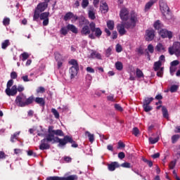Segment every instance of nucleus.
I'll return each instance as SVG.
<instances>
[{
    "label": "nucleus",
    "mask_w": 180,
    "mask_h": 180,
    "mask_svg": "<svg viewBox=\"0 0 180 180\" xmlns=\"http://www.w3.org/2000/svg\"><path fill=\"white\" fill-rule=\"evenodd\" d=\"M136 23H137V14L132 11L131 13L129 21L122 22L117 26L118 32L120 34H121V36L126 34V29H134L136 27ZM124 27L126 29H124Z\"/></svg>",
    "instance_id": "1"
},
{
    "label": "nucleus",
    "mask_w": 180,
    "mask_h": 180,
    "mask_svg": "<svg viewBox=\"0 0 180 180\" xmlns=\"http://www.w3.org/2000/svg\"><path fill=\"white\" fill-rule=\"evenodd\" d=\"M54 131H56V130H54V127L53 126H49V129H48V133L49 134H47L46 136H52V138L57 141V143H59L58 145V147H60V148H63L64 147V146H65V144H67V143H71L72 142V138L68 136H64L63 139H60L58 136H54Z\"/></svg>",
    "instance_id": "2"
},
{
    "label": "nucleus",
    "mask_w": 180,
    "mask_h": 180,
    "mask_svg": "<svg viewBox=\"0 0 180 180\" xmlns=\"http://www.w3.org/2000/svg\"><path fill=\"white\" fill-rule=\"evenodd\" d=\"M33 101H34L33 96H31L27 98L26 96L24 94H20L16 97L15 103L17 106H19L20 108H25V106H27L33 103Z\"/></svg>",
    "instance_id": "3"
},
{
    "label": "nucleus",
    "mask_w": 180,
    "mask_h": 180,
    "mask_svg": "<svg viewBox=\"0 0 180 180\" xmlns=\"http://www.w3.org/2000/svg\"><path fill=\"white\" fill-rule=\"evenodd\" d=\"M49 3L47 2H42L39 4L34 10L33 20L37 22V20H39V18H40V14L41 12H44L46 9H47Z\"/></svg>",
    "instance_id": "4"
},
{
    "label": "nucleus",
    "mask_w": 180,
    "mask_h": 180,
    "mask_svg": "<svg viewBox=\"0 0 180 180\" xmlns=\"http://www.w3.org/2000/svg\"><path fill=\"white\" fill-rule=\"evenodd\" d=\"M55 144V143H58L57 141L53 139L51 136H46V137L41 140V144L39 145V150H49L50 148V143Z\"/></svg>",
    "instance_id": "5"
},
{
    "label": "nucleus",
    "mask_w": 180,
    "mask_h": 180,
    "mask_svg": "<svg viewBox=\"0 0 180 180\" xmlns=\"http://www.w3.org/2000/svg\"><path fill=\"white\" fill-rule=\"evenodd\" d=\"M160 8L162 15L165 16L167 20H169L172 19V16L171 15V12L169 11V7H168V4L163 1H160Z\"/></svg>",
    "instance_id": "6"
},
{
    "label": "nucleus",
    "mask_w": 180,
    "mask_h": 180,
    "mask_svg": "<svg viewBox=\"0 0 180 180\" xmlns=\"http://www.w3.org/2000/svg\"><path fill=\"white\" fill-rule=\"evenodd\" d=\"M169 53L171 56L175 54L176 56L180 57V42H174L173 46L169 48Z\"/></svg>",
    "instance_id": "7"
},
{
    "label": "nucleus",
    "mask_w": 180,
    "mask_h": 180,
    "mask_svg": "<svg viewBox=\"0 0 180 180\" xmlns=\"http://www.w3.org/2000/svg\"><path fill=\"white\" fill-rule=\"evenodd\" d=\"M120 18L123 20V22H130V18H129V10L126 8H123L120 13ZM131 14H130V16Z\"/></svg>",
    "instance_id": "8"
},
{
    "label": "nucleus",
    "mask_w": 180,
    "mask_h": 180,
    "mask_svg": "<svg viewBox=\"0 0 180 180\" xmlns=\"http://www.w3.org/2000/svg\"><path fill=\"white\" fill-rule=\"evenodd\" d=\"M159 34L163 39H172V32L168 31L166 29L161 30Z\"/></svg>",
    "instance_id": "9"
},
{
    "label": "nucleus",
    "mask_w": 180,
    "mask_h": 180,
    "mask_svg": "<svg viewBox=\"0 0 180 180\" xmlns=\"http://www.w3.org/2000/svg\"><path fill=\"white\" fill-rule=\"evenodd\" d=\"M91 32L92 33L89 35V39L94 40L96 39V37H100L101 36H102V30L99 27H96V29H94V31ZM93 33H95V34H94Z\"/></svg>",
    "instance_id": "10"
},
{
    "label": "nucleus",
    "mask_w": 180,
    "mask_h": 180,
    "mask_svg": "<svg viewBox=\"0 0 180 180\" xmlns=\"http://www.w3.org/2000/svg\"><path fill=\"white\" fill-rule=\"evenodd\" d=\"M5 92L8 96H15L18 94V86L13 85L11 89H6Z\"/></svg>",
    "instance_id": "11"
},
{
    "label": "nucleus",
    "mask_w": 180,
    "mask_h": 180,
    "mask_svg": "<svg viewBox=\"0 0 180 180\" xmlns=\"http://www.w3.org/2000/svg\"><path fill=\"white\" fill-rule=\"evenodd\" d=\"M49 15H50V13H49V12L42 13H41V15L39 14V18H40L41 20H44L43 21L44 26H47V25H49Z\"/></svg>",
    "instance_id": "12"
},
{
    "label": "nucleus",
    "mask_w": 180,
    "mask_h": 180,
    "mask_svg": "<svg viewBox=\"0 0 180 180\" xmlns=\"http://www.w3.org/2000/svg\"><path fill=\"white\" fill-rule=\"evenodd\" d=\"M53 180H78V176L77 174H72L67 176L66 174L64 177H55Z\"/></svg>",
    "instance_id": "13"
},
{
    "label": "nucleus",
    "mask_w": 180,
    "mask_h": 180,
    "mask_svg": "<svg viewBox=\"0 0 180 180\" xmlns=\"http://www.w3.org/2000/svg\"><path fill=\"white\" fill-rule=\"evenodd\" d=\"M155 36L154 30H147L146 31V41H151L154 39Z\"/></svg>",
    "instance_id": "14"
},
{
    "label": "nucleus",
    "mask_w": 180,
    "mask_h": 180,
    "mask_svg": "<svg viewBox=\"0 0 180 180\" xmlns=\"http://www.w3.org/2000/svg\"><path fill=\"white\" fill-rule=\"evenodd\" d=\"M78 71H79V68H70L69 75L70 79H74L77 75H78Z\"/></svg>",
    "instance_id": "15"
},
{
    "label": "nucleus",
    "mask_w": 180,
    "mask_h": 180,
    "mask_svg": "<svg viewBox=\"0 0 180 180\" xmlns=\"http://www.w3.org/2000/svg\"><path fill=\"white\" fill-rule=\"evenodd\" d=\"M91 28H89V26L88 25H84L81 30L82 36H89V34H91Z\"/></svg>",
    "instance_id": "16"
},
{
    "label": "nucleus",
    "mask_w": 180,
    "mask_h": 180,
    "mask_svg": "<svg viewBox=\"0 0 180 180\" xmlns=\"http://www.w3.org/2000/svg\"><path fill=\"white\" fill-rule=\"evenodd\" d=\"M120 167V165H119V162H112L110 164L108 165V171H115L116 168H119Z\"/></svg>",
    "instance_id": "17"
},
{
    "label": "nucleus",
    "mask_w": 180,
    "mask_h": 180,
    "mask_svg": "<svg viewBox=\"0 0 180 180\" xmlns=\"http://www.w3.org/2000/svg\"><path fill=\"white\" fill-rule=\"evenodd\" d=\"M100 11H101L102 13H106L108 11H109V7L106 3H101L100 6Z\"/></svg>",
    "instance_id": "18"
},
{
    "label": "nucleus",
    "mask_w": 180,
    "mask_h": 180,
    "mask_svg": "<svg viewBox=\"0 0 180 180\" xmlns=\"http://www.w3.org/2000/svg\"><path fill=\"white\" fill-rule=\"evenodd\" d=\"M68 30H70L72 33L77 34L78 33V28L75 27L74 25L69 24L67 25Z\"/></svg>",
    "instance_id": "19"
},
{
    "label": "nucleus",
    "mask_w": 180,
    "mask_h": 180,
    "mask_svg": "<svg viewBox=\"0 0 180 180\" xmlns=\"http://www.w3.org/2000/svg\"><path fill=\"white\" fill-rule=\"evenodd\" d=\"M155 2H157V0L149 1L145 6V11L147 12Z\"/></svg>",
    "instance_id": "20"
},
{
    "label": "nucleus",
    "mask_w": 180,
    "mask_h": 180,
    "mask_svg": "<svg viewBox=\"0 0 180 180\" xmlns=\"http://www.w3.org/2000/svg\"><path fill=\"white\" fill-rule=\"evenodd\" d=\"M89 18L91 19V20H95L96 16H95V12L94 11V8H90L88 12Z\"/></svg>",
    "instance_id": "21"
},
{
    "label": "nucleus",
    "mask_w": 180,
    "mask_h": 180,
    "mask_svg": "<svg viewBox=\"0 0 180 180\" xmlns=\"http://www.w3.org/2000/svg\"><path fill=\"white\" fill-rule=\"evenodd\" d=\"M89 58H98V60H101V58H102V56H101V53L96 51H93L91 53Z\"/></svg>",
    "instance_id": "22"
},
{
    "label": "nucleus",
    "mask_w": 180,
    "mask_h": 180,
    "mask_svg": "<svg viewBox=\"0 0 180 180\" xmlns=\"http://www.w3.org/2000/svg\"><path fill=\"white\" fill-rule=\"evenodd\" d=\"M85 136H88L90 143H94V141H95V136L91 134L90 131H86L85 132Z\"/></svg>",
    "instance_id": "23"
},
{
    "label": "nucleus",
    "mask_w": 180,
    "mask_h": 180,
    "mask_svg": "<svg viewBox=\"0 0 180 180\" xmlns=\"http://www.w3.org/2000/svg\"><path fill=\"white\" fill-rule=\"evenodd\" d=\"M19 134H20V131L15 132L13 135H11L10 141L11 143H15V141L18 140V137L19 136Z\"/></svg>",
    "instance_id": "24"
},
{
    "label": "nucleus",
    "mask_w": 180,
    "mask_h": 180,
    "mask_svg": "<svg viewBox=\"0 0 180 180\" xmlns=\"http://www.w3.org/2000/svg\"><path fill=\"white\" fill-rule=\"evenodd\" d=\"M36 103H38V105H40V106H44L46 102L44 101V98L37 97L35 98Z\"/></svg>",
    "instance_id": "25"
},
{
    "label": "nucleus",
    "mask_w": 180,
    "mask_h": 180,
    "mask_svg": "<svg viewBox=\"0 0 180 180\" xmlns=\"http://www.w3.org/2000/svg\"><path fill=\"white\" fill-rule=\"evenodd\" d=\"M162 112L165 119H168V117H169V114H168V110L165 106L162 107Z\"/></svg>",
    "instance_id": "26"
},
{
    "label": "nucleus",
    "mask_w": 180,
    "mask_h": 180,
    "mask_svg": "<svg viewBox=\"0 0 180 180\" xmlns=\"http://www.w3.org/2000/svg\"><path fill=\"white\" fill-rule=\"evenodd\" d=\"M155 50L161 53L162 51H165V47L164 46V45H162V44L159 43L157 44Z\"/></svg>",
    "instance_id": "27"
},
{
    "label": "nucleus",
    "mask_w": 180,
    "mask_h": 180,
    "mask_svg": "<svg viewBox=\"0 0 180 180\" xmlns=\"http://www.w3.org/2000/svg\"><path fill=\"white\" fill-rule=\"evenodd\" d=\"M69 64L70 65H72V68H79V66L78 65V62L75 59H72L69 61Z\"/></svg>",
    "instance_id": "28"
},
{
    "label": "nucleus",
    "mask_w": 180,
    "mask_h": 180,
    "mask_svg": "<svg viewBox=\"0 0 180 180\" xmlns=\"http://www.w3.org/2000/svg\"><path fill=\"white\" fill-rule=\"evenodd\" d=\"M153 101H154V98L153 97H150V98H146L144 100H143V105H150V104L153 102Z\"/></svg>",
    "instance_id": "29"
},
{
    "label": "nucleus",
    "mask_w": 180,
    "mask_h": 180,
    "mask_svg": "<svg viewBox=\"0 0 180 180\" xmlns=\"http://www.w3.org/2000/svg\"><path fill=\"white\" fill-rule=\"evenodd\" d=\"M162 62L160 60H158V62H155L154 63V70L155 71H158V70H161V65H162Z\"/></svg>",
    "instance_id": "30"
},
{
    "label": "nucleus",
    "mask_w": 180,
    "mask_h": 180,
    "mask_svg": "<svg viewBox=\"0 0 180 180\" xmlns=\"http://www.w3.org/2000/svg\"><path fill=\"white\" fill-rule=\"evenodd\" d=\"M8 46H11V42L9 41V39H6L1 44V49H3V50H5Z\"/></svg>",
    "instance_id": "31"
},
{
    "label": "nucleus",
    "mask_w": 180,
    "mask_h": 180,
    "mask_svg": "<svg viewBox=\"0 0 180 180\" xmlns=\"http://www.w3.org/2000/svg\"><path fill=\"white\" fill-rule=\"evenodd\" d=\"M72 16H74V13L72 12H68L65 15L64 20L67 22V20H70V19H72Z\"/></svg>",
    "instance_id": "32"
},
{
    "label": "nucleus",
    "mask_w": 180,
    "mask_h": 180,
    "mask_svg": "<svg viewBox=\"0 0 180 180\" xmlns=\"http://www.w3.org/2000/svg\"><path fill=\"white\" fill-rule=\"evenodd\" d=\"M55 60L58 62V61H63V55L60 54V53L58 52H56L55 53Z\"/></svg>",
    "instance_id": "33"
},
{
    "label": "nucleus",
    "mask_w": 180,
    "mask_h": 180,
    "mask_svg": "<svg viewBox=\"0 0 180 180\" xmlns=\"http://www.w3.org/2000/svg\"><path fill=\"white\" fill-rule=\"evenodd\" d=\"M21 79H22L23 82H31L33 81V79L29 78L27 75H24L21 77Z\"/></svg>",
    "instance_id": "34"
},
{
    "label": "nucleus",
    "mask_w": 180,
    "mask_h": 180,
    "mask_svg": "<svg viewBox=\"0 0 180 180\" xmlns=\"http://www.w3.org/2000/svg\"><path fill=\"white\" fill-rule=\"evenodd\" d=\"M115 68L118 71H122V70H123V63L120 61H117L115 63Z\"/></svg>",
    "instance_id": "35"
},
{
    "label": "nucleus",
    "mask_w": 180,
    "mask_h": 180,
    "mask_svg": "<svg viewBox=\"0 0 180 180\" xmlns=\"http://www.w3.org/2000/svg\"><path fill=\"white\" fill-rule=\"evenodd\" d=\"M107 27H108L109 30H113V29H115V22L112 20L108 21Z\"/></svg>",
    "instance_id": "36"
},
{
    "label": "nucleus",
    "mask_w": 180,
    "mask_h": 180,
    "mask_svg": "<svg viewBox=\"0 0 180 180\" xmlns=\"http://www.w3.org/2000/svg\"><path fill=\"white\" fill-rule=\"evenodd\" d=\"M53 136H59L60 137H63L64 132L61 129H56L53 133Z\"/></svg>",
    "instance_id": "37"
},
{
    "label": "nucleus",
    "mask_w": 180,
    "mask_h": 180,
    "mask_svg": "<svg viewBox=\"0 0 180 180\" xmlns=\"http://www.w3.org/2000/svg\"><path fill=\"white\" fill-rule=\"evenodd\" d=\"M180 136L179 134H175L172 136V144H175L178 140H179Z\"/></svg>",
    "instance_id": "38"
},
{
    "label": "nucleus",
    "mask_w": 180,
    "mask_h": 180,
    "mask_svg": "<svg viewBox=\"0 0 180 180\" xmlns=\"http://www.w3.org/2000/svg\"><path fill=\"white\" fill-rule=\"evenodd\" d=\"M149 140V143H150V144H155V143H158V140H160L159 137H156V138H153V137H150L148 139Z\"/></svg>",
    "instance_id": "39"
},
{
    "label": "nucleus",
    "mask_w": 180,
    "mask_h": 180,
    "mask_svg": "<svg viewBox=\"0 0 180 180\" xmlns=\"http://www.w3.org/2000/svg\"><path fill=\"white\" fill-rule=\"evenodd\" d=\"M179 86L178 85H172L170 86L169 91L172 94H174V92H176L178 91V89Z\"/></svg>",
    "instance_id": "40"
},
{
    "label": "nucleus",
    "mask_w": 180,
    "mask_h": 180,
    "mask_svg": "<svg viewBox=\"0 0 180 180\" xmlns=\"http://www.w3.org/2000/svg\"><path fill=\"white\" fill-rule=\"evenodd\" d=\"M51 112L53 113V116H55L56 119H60V113H58V111H57V110H56L55 108H52Z\"/></svg>",
    "instance_id": "41"
},
{
    "label": "nucleus",
    "mask_w": 180,
    "mask_h": 180,
    "mask_svg": "<svg viewBox=\"0 0 180 180\" xmlns=\"http://www.w3.org/2000/svg\"><path fill=\"white\" fill-rule=\"evenodd\" d=\"M136 77L138 78H141V77H144V74L143 73L141 70H140L139 68L136 69Z\"/></svg>",
    "instance_id": "42"
},
{
    "label": "nucleus",
    "mask_w": 180,
    "mask_h": 180,
    "mask_svg": "<svg viewBox=\"0 0 180 180\" xmlns=\"http://www.w3.org/2000/svg\"><path fill=\"white\" fill-rule=\"evenodd\" d=\"M88 5H89V0H82V8H83V9H86V7H88Z\"/></svg>",
    "instance_id": "43"
},
{
    "label": "nucleus",
    "mask_w": 180,
    "mask_h": 180,
    "mask_svg": "<svg viewBox=\"0 0 180 180\" xmlns=\"http://www.w3.org/2000/svg\"><path fill=\"white\" fill-rule=\"evenodd\" d=\"M68 33V29L67 28V27H63L60 29V34H63V36H66Z\"/></svg>",
    "instance_id": "44"
},
{
    "label": "nucleus",
    "mask_w": 180,
    "mask_h": 180,
    "mask_svg": "<svg viewBox=\"0 0 180 180\" xmlns=\"http://www.w3.org/2000/svg\"><path fill=\"white\" fill-rule=\"evenodd\" d=\"M22 56V61H26V60H27L29 58V53L24 52L23 53L21 54Z\"/></svg>",
    "instance_id": "45"
},
{
    "label": "nucleus",
    "mask_w": 180,
    "mask_h": 180,
    "mask_svg": "<svg viewBox=\"0 0 180 180\" xmlns=\"http://www.w3.org/2000/svg\"><path fill=\"white\" fill-rule=\"evenodd\" d=\"M154 27L155 29H156L157 30H159V29L161 28V22H160V20H157L155 23H154Z\"/></svg>",
    "instance_id": "46"
},
{
    "label": "nucleus",
    "mask_w": 180,
    "mask_h": 180,
    "mask_svg": "<svg viewBox=\"0 0 180 180\" xmlns=\"http://www.w3.org/2000/svg\"><path fill=\"white\" fill-rule=\"evenodd\" d=\"M9 23H11V19L9 18H5L3 20V25L4 26H8Z\"/></svg>",
    "instance_id": "47"
},
{
    "label": "nucleus",
    "mask_w": 180,
    "mask_h": 180,
    "mask_svg": "<svg viewBox=\"0 0 180 180\" xmlns=\"http://www.w3.org/2000/svg\"><path fill=\"white\" fill-rule=\"evenodd\" d=\"M120 167H122V168H131V165L127 162H125L122 163Z\"/></svg>",
    "instance_id": "48"
},
{
    "label": "nucleus",
    "mask_w": 180,
    "mask_h": 180,
    "mask_svg": "<svg viewBox=\"0 0 180 180\" xmlns=\"http://www.w3.org/2000/svg\"><path fill=\"white\" fill-rule=\"evenodd\" d=\"M143 110H145V112H150V110H153V107H151L150 105H143Z\"/></svg>",
    "instance_id": "49"
},
{
    "label": "nucleus",
    "mask_w": 180,
    "mask_h": 180,
    "mask_svg": "<svg viewBox=\"0 0 180 180\" xmlns=\"http://www.w3.org/2000/svg\"><path fill=\"white\" fill-rule=\"evenodd\" d=\"M25 91V86L22 84H18L17 86V92H23Z\"/></svg>",
    "instance_id": "50"
},
{
    "label": "nucleus",
    "mask_w": 180,
    "mask_h": 180,
    "mask_svg": "<svg viewBox=\"0 0 180 180\" xmlns=\"http://www.w3.org/2000/svg\"><path fill=\"white\" fill-rule=\"evenodd\" d=\"M162 74H164V68H161L158 70L157 75L158 77H162Z\"/></svg>",
    "instance_id": "51"
},
{
    "label": "nucleus",
    "mask_w": 180,
    "mask_h": 180,
    "mask_svg": "<svg viewBox=\"0 0 180 180\" xmlns=\"http://www.w3.org/2000/svg\"><path fill=\"white\" fill-rule=\"evenodd\" d=\"M112 54V47H109L108 49H107V50L105 51V56L106 57H110V56Z\"/></svg>",
    "instance_id": "52"
},
{
    "label": "nucleus",
    "mask_w": 180,
    "mask_h": 180,
    "mask_svg": "<svg viewBox=\"0 0 180 180\" xmlns=\"http://www.w3.org/2000/svg\"><path fill=\"white\" fill-rule=\"evenodd\" d=\"M139 133H140V131L139 130V128L134 127L133 129L132 134H134L136 136V137H137V136H139Z\"/></svg>",
    "instance_id": "53"
},
{
    "label": "nucleus",
    "mask_w": 180,
    "mask_h": 180,
    "mask_svg": "<svg viewBox=\"0 0 180 180\" xmlns=\"http://www.w3.org/2000/svg\"><path fill=\"white\" fill-rule=\"evenodd\" d=\"M176 165V160H173L169 164V168L170 169H174L175 168V166Z\"/></svg>",
    "instance_id": "54"
},
{
    "label": "nucleus",
    "mask_w": 180,
    "mask_h": 180,
    "mask_svg": "<svg viewBox=\"0 0 180 180\" xmlns=\"http://www.w3.org/2000/svg\"><path fill=\"white\" fill-rule=\"evenodd\" d=\"M170 75L172 76L174 75V72H175V71H176V66H170Z\"/></svg>",
    "instance_id": "55"
},
{
    "label": "nucleus",
    "mask_w": 180,
    "mask_h": 180,
    "mask_svg": "<svg viewBox=\"0 0 180 180\" xmlns=\"http://www.w3.org/2000/svg\"><path fill=\"white\" fill-rule=\"evenodd\" d=\"M96 25L95 24V22H91V23L89 24L90 30H91V32L94 31L95 29L96 28Z\"/></svg>",
    "instance_id": "56"
},
{
    "label": "nucleus",
    "mask_w": 180,
    "mask_h": 180,
    "mask_svg": "<svg viewBox=\"0 0 180 180\" xmlns=\"http://www.w3.org/2000/svg\"><path fill=\"white\" fill-rule=\"evenodd\" d=\"M45 91L46 89L43 86H40L37 89V94H43Z\"/></svg>",
    "instance_id": "57"
},
{
    "label": "nucleus",
    "mask_w": 180,
    "mask_h": 180,
    "mask_svg": "<svg viewBox=\"0 0 180 180\" xmlns=\"http://www.w3.org/2000/svg\"><path fill=\"white\" fill-rule=\"evenodd\" d=\"M115 108L116 109V110H118L119 112H123V108H122V106H120V105L119 104H115Z\"/></svg>",
    "instance_id": "58"
},
{
    "label": "nucleus",
    "mask_w": 180,
    "mask_h": 180,
    "mask_svg": "<svg viewBox=\"0 0 180 180\" xmlns=\"http://www.w3.org/2000/svg\"><path fill=\"white\" fill-rule=\"evenodd\" d=\"M12 85H13V79H10V80L7 82L6 89H10L11 86H12Z\"/></svg>",
    "instance_id": "59"
},
{
    "label": "nucleus",
    "mask_w": 180,
    "mask_h": 180,
    "mask_svg": "<svg viewBox=\"0 0 180 180\" xmlns=\"http://www.w3.org/2000/svg\"><path fill=\"white\" fill-rule=\"evenodd\" d=\"M11 78L12 79H16V78H18V73H16V72H12L11 73Z\"/></svg>",
    "instance_id": "60"
},
{
    "label": "nucleus",
    "mask_w": 180,
    "mask_h": 180,
    "mask_svg": "<svg viewBox=\"0 0 180 180\" xmlns=\"http://www.w3.org/2000/svg\"><path fill=\"white\" fill-rule=\"evenodd\" d=\"M63 160L65 162H71V161H72V158H71L70 156H65Z\"/></svg>",
    "instance_id": "61"
},
{
    "label": "nucleus",
    "mask_w": 180,
    "mask_h": 180,
    "mask_svg": "<svg viewBox=\"0 0 180 180\" xmlns=\"http://www.w3.org/2000/svg\"><path fill=\"white\" fill-rule=\"evenodd\" d=\"M122 45L117 44L116 45V51H117V53H122Z\"/></svg>",
    "instance_id": "62"
},
{
    "label": "nucleus",
    "mask_w": 180,
    "mask_h": 180,
    "mask_svg": "<svg viewBox=\"0 0 180 180\" xmlns=\"http://www.w3.org/2000/svg\"><path fill=\"white\" fill-rule=\"evenodd\" d=\"M148 50L149 52H150L151 53H154V46L152 44H149L148 46Z\"/></svg>",
    "instance_id": "63"
},
{
    "label": "nucleus",
    "mask_w": 180,
    "mask_h": 180,
    "mask_svg": "<svg viewBox=\"0 0 180 180\" xmlns=\"http://www.w3.org/2000/svg\"><path fill=\"white\" fill-rule=\"evenodd\" d=\"M117 144H118L117 148H124V147H126V145L123 143V142L122 141H119Z\"/></svg>",
    "instance_id": "64"
}]
</instances>
